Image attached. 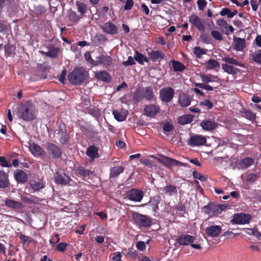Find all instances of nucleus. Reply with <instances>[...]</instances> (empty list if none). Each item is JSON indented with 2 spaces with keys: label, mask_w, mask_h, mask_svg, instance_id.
<instances>
[{
  "label": "nucleus",
  "mask_w": 261,
  "mask_h": 261,
  "mask_svg": "<svg viewBox=\"0 0 261 261\" xmlns=\"http://www.w3.org/2000/svg\"><path fill=\"white\" fill-rule=\"evenodd\" d=\"M19 116L25 121H32L36 118V110L34 105L30 101L20 103L17 108Z\"/></svg>",
  "instance_id": "obj_1"
},
{
  "label": "nucleus",
  "mask_w": 261,
  "mask_h": 261,
  "mask_svg": "<svg viewBox=\"0 0 261 261\" xmlns=\"http://www.w3.org/2000/svg\"><path fill=\"white\" fill-rule=\"evenodd\" d=\"M88 76V72L83 67H76L69 73L67 78L73 85H81Z\"/></svg>",
  "instance_id": "obj_2"
},
{
  "label": "nucleus",
  "mask_w": 261,
  "mask_h": 261,
  "mask_svg": "<svg viewBox=\"0 0 261 261\" xmlns=\"http://www.w3.org/2000/svg\"><path fill=\"white\" fill-rule=\"evenodd\" d=\"M222 60L226 63L222 64V69L224 72L230 74H237L240 71L239 68H236L231 65L244 67V64L231 57H224L222 59Z\"/></svg>",
  "instance_id": "obj_3"
},
{
  "label": "nucleus",
  "mask_w": 261,
  "mask_h": 261,
  "mask_svg": "<svg viewBox=\"0 0 261 261\" xmlns=\"http://www.w3.org/2000/svg\"><path fill=\"white\" fill-rule=\"evenodd\" d=\"M132 218L134 223L139 227H149L152 225V218L147 215L133 212Z\"/></svg>",
  "instance_id": "obj_4"
},
{
  "label": "nucleus",
  "mask_w": 261,
  "mask_h": 261,
  "mask_svg": "<svg viewBox=\"0 0 261 261\" xmlns=\"http://www.w3.org/2000/svg\"><path fill=\"white\" fill-rule=\"evenodd\" d=\"M162 157V158L161 159H157L158 161L169 168L171 166H181L185 167H189V165L186 163L181 162L168 156L163 155Z\"/></svg>",
  "instance_id": "obj_5"
},
{
  "label": "nucleus",
  "mask_w": 261,
  "mask_h": 261,
  "mask_svg": "<svg viewBox=\"0 0 261 261\" xmlns=\"http://www.w3.org/2000/svg\"><path fill=\"white\" fill-rule=\"evenodd\" d=\"M225 208L224 205H217L210 203L203 206V209L205 213L210 216H217L221 214Z\"/></svg>",
  "instance_id": "obj_6"
},
{
  "label": "nucleus",
  "mask_w": 261,
  "mask_h": 261,
  "mask_svg": "<svg viewBox=\"0 0 261 261\" xmlns=\"http://www.w3.org/2000/svg\"><path fill=\"white\" fill-rule=\"evenodd\" d=\"M46 148L49 155L53 159H59L61 157L62 150L56 144L51 142H47Z\"/></svg>",
  "instance_id": "obj_7"
},
{
  "label": "nucleus",
  "mask_w": 261,
  "mask_h": 261,
  "mask_svg": "<svg viewBox=\"0 0 261 261\" xmlns=\"http://www.w3.org/2000/svg\"><path fill=\"white\" fill-rule=\"evenodd\" d=\"M54 137L62 145L67 144L70 138V135L66 129H63L61 127L55 130Z\"/></svg>",
  "instance_id": "obj_8"
},
{
  "label": "nucleus",
  "mask_w": 261,
  "mask_h": 261,
  "mask_svg": "<svg viewBox=\"0 0 261 261\" xmlns=\"http://www.w3.org/2000/svg\"><path fill=\"white\" fill-rule=\"evenodd\" d=\"M251 216L248 214L237 213L233 216L230 222L232 224H248L251 219Z\"/></svg>",
  "instance_id": "obj_9"
},
{
  "label": "nucleus",
  "mask_w": 261,
  "mask_h": 261,
  "mask_svg": "<svg viewBox=\"0 0 261 261\" xmlns=\"http://www.w3.org/2000/svg\"><path fill=\"white\" fill-rule=\"evenodd\" d=\"M174 95V90L171 87H168L162 88L160 91V98L163 102L171 101Z\"/></svg>",
  "instance_id": "obj_10"
},
{
  "label": "nucleus",
  "mask_w": 261,
  "mask_h": 261,
  "mask_svg": "<svg viewBox=\"0 0 261 261\" xmlns=\"http://www.w3.org/2000/svg\"><path fill=\"white\" fill-rule=\"evenodd\" d=\"M126 195L131 201L140 202L144 196V192L141 190L133 188L126 192Z\"/></svg>",
  "instance_id": "obj_11"
},
{
  "label": "nucleus",
  "mask_w": 261,
  "mask_h": 261,
  "mask_svg": "<svg viewBox=\"0 0 261 261\" xmlns=\"http://www.w3.org/2000/svg\"><path fill=\"white\" fill-rule=\"evenodd\" d=\"M206 142L205 137L197 134L192 135L188 141V144L191 146H200L204 145Z\"/></svg>",
  "instance_id": "obj_12"
},
{
  "label": "nucleus",
  "mask_w": 261,
  "mask_h": 261,
  "mask_svg": "<svg viewBox=\"0 0 261 261\" xmlns=\"http://www.w3.org/2000/svg\"><path fill=\"white\" fill-rule=\"evenodd\" d=\"M72 181L70 176L64 173L56 172L55 175V181L60 185L66 186L69 185ZM70 185H71L70 184Z\"/></svg>",
  "instance_id": "obj_13"
},
{
  "label": "nucleus",
  "mask_w": 261,
  "mask_h": 261,
  "mask_svg": "<svg viewBox=\"0 0 261 261\" xmlns=\"http://www.w3.org/2000/svg\"><path fill=\"white\" fill-rule=\"evenodd\" d=\"M196 238L190 234H180L176 239V242L181 246H187L193 243Z\"/></svg>",
  "instance_id": "obj_14"
},
{
  "label": "nucleus",
  "mask_w": 261,
  "mask_h": 261,
  "mask_svg": "<svg viewBox=\"0 0 261 261\" xmlns=\"http://www.w3.org/2000/svg\"><path fill=\"white\" fill-rule=\"evenodd\" d=\"M146 51L149 59L153 62H160L165 57L164 53L161 50H149V49H147Z\"/></svg>",
  "instance_id": "obj_15"
},
{
  "label": "nucleus",
  "mask_w": 261,
  "mask_h": 261,
  "mask_svg": "<svg viewBox=\"0 0 261 261\" xmlns=\"http://www.w3.org/2000/svg\"><path fill=\"white\" fill-rule=\"evenodd\" d=\"M144 111L145 114L150 117H154L160 111L159 106L149 104L145 106Z\"/></svg>",
  "instance_id": "obj_16"
},
{
  "label": "nucleus",
  "mask_w": 261,
  "mask_h": 261,
  "mask_svg": "<svg viewBox=\"0 0 261 261\" xmlns=\"http://www.w3.org/2000/svg\"><path fill=\"white\" fill-rule=\"evenodd\" d=\"M161 197L159 195H155L150 198L149 201L143 204L144 206H149L154 212H158L159 204L161 202Z\"/></svg>",
  "instance_id": "obj_17"
},
{
  "label": "nucleus",
  "mask_w": 261,
  "mask_h": 261,
  "mask_svg": "<svg viewBox=\"0 0 261 261\" xmlns=\"http://www.w3.org/2000/svg\"><path fill=\"white\" fill-rule=\"evenodd\" d=\"M189 21L190 23L194 25L199 31H204V25L200 18L195 14H192L189 17Z\"/></svg>",
  "instance_id": "obj_18"
},
{
  "label": "nucleus",
  "mask_w": 261,
  "mask_h": 261,
  "mask_svg": "<svg viewBox=\"0 0 261 261\" xmlns=\"http://www.w3.org/2000/svg\"><path fill=\"white\" fill-rule=\"evenodd\" d=\"M103 32L110 34L115 35L118 33L117 27L110 21L107 22L103 25L101 27Z\"/></svg>",
  "instance_id": "obj_19"
},
{
  "label": "nucleus",
  "mask_w": 261,
  "mask_h": 261,
  "mask_svg": "<svg viewBox=\"0 0 261 261\" xmlns=\"http://www.w3.org/2000/svg\"><path fill=\"white\" fill-rule=\"evenodd\" d=\"M222 228L219 225H211L205 228V232L210 237H216L221 233Z\"/></svg>",
  "instance_id": "obj_20"
},
{
  "label": "nucleus",
  "mask_w": 261,
  "mask_h": 261,
  "mask_svg": "<svg viewBox=\"0 0 261 261\" xmlns=\"http://www.w3.org/2000/svg\"><path fill=\"white\" fill-rule=\"evenodd\" d=\"M200 126L204 130L212 131L217 128L218 124L214 121L204 120L200 122Z\"/></svg>",
  "instance_id": "obj_21"
},
{
  "label": "nucleus",
  "mask_w": 261,
  "mask_h": 261,
  "mask_svg": "<svg viewBox=\"0 0 261 261\" xmlns=\"http://www.w3.org/2000/svg\"><path fill=\"white\" fill-rule=\"evenodd\" d=\"M14 178L15 180L20 184H23L27 181L28 179V174L23 170L17 169L14 173Z\"/></svg>",
  "instance_id": "obj_22"
},
{
  "label": "nucleus",
  "mask_w": 261,
  "mask_h": 261,
  "mask_svg": "<svg viewBox=\"0 0 261 261\" xmlns=\"http://www.w3.org/2000/svg\"><path fill=\"white\" fill-rule=\"evenodd\" d=\"M29 149L32 153L35 156H43L45 154L43 148L35 143L30 144Z\"/></svg>",
  "instance_id": "obj_23"
},
{
  "label": "nucleus",
  "mask_w": 261,
  "mask_h": 261,
  "mask_svg": "<svg viewBox=\"0 0 261 261\" xmlns=\"http://www.w3.org/2000/svg\"><path fill=\"white\" fill-rule=\"evenodd\" d=\"M95 62L96 65L101 64L105 66H109L112 64V59L110 56L100 55L96 57Z\"/></svg>",
  "instance_id": "obj_24"
},
{
  "label": "nucleus",
  "mask_w": 261,
  "mask_h": 261,
  "mask_svg": "<svg viewBox=\"0 0 261 261\" xmlns=\"http://www.w3.org/2000/svg\"><path fill=\"white\" fill-rule=\"evenodd\" d=\"M95 77L97 80L106 83H109L112 80L111 76L106 71L96 72L95 73Z\"/></svg>",
  "instance_id": "obj_25"
},
{
  "label": "nucleus",
  "mask_w": 261,
  "mask_h": 261,
  "mask_svg": "<svg viewBox=\"0 0 261 261\" xmlns=\"http://www.w3.org/2000/svg\"><path fill=\"white\" fill-rule=\"evenodd\" d=\"M67 16L69 20L74 24L78 23L82 16L78 15L75 11L71 9L67 11Z\"/></svg>",
  "instance_id": "obj_26"
},
{
  "label": "nucleus",
  "mask_w": 261,
  "mask_h": 261,
  "mask_svg": "<svg viewBox=\"0 0 261 261\" xmlns=\"http://www.w3.org/2000/svg\"><path fill=\"white\" fill-rule=\"evenodd\" d=\"M234 49L237 51H243L246 47L245 39L235 37L233 39Z\"/></svg>",
  "instance_id": "obj_27"
},
{
  "label": "nucleus",
  "mask_w": 261,
  "mask_h": 261,
  "mask_svg": "<svg viewBox=\"0 0 261 261\" xmlns=\"http://www.w3.org/2000/svg\"><path fill=\"white\" fill-rule=\"evenodd\" d=\"M5 204L7 207L14 209H22L24 207V205L21 202L10 199H6L5 201Z\"/></svg>",
  "instance_id": "obj_28"
},
{
  "label": "nucleus",
  "mask_w": 261,
  "mask_h": 261,
  "mask_svg": "<svg viewBox=\"0 0 261 261\" xmlns=\"http://www.w3.org/2000/svg\"><path fill=\"white\" fill-rule=\"evenodd\" d=\"M20 198L24 203L28 204H36L39 201V198L38 197L31 195L29 196L21 195Z\"/></svg>",
  "instance_id": "obj_29"
},
{
  "label": "nucleus",
  "mask_w": 261,
  "mask_h": 261,
  "mask_svg": "<svg viewBox=\"0 0 261 261\" xmlns=\"http://www.w3.org/2000/svg\"><path fill=\"white\" fill-rule=\"evenodd\" d=\"M112 114L115 119L119 122L124 121L127 116V111H123V110L120 111L114 110Z\"/></svg>",
  "instance_id": "obj_30"
},
{
  "label": "nucleus",
  "mask_w": 261,
  "mask_h": 261,
  "mask_svg": "<svg viewBox=\"0 0 261 261\" xmlns=\"http://www.w3.org/2000/svg\"><path fill=\"white\" fill-rule=\"evenodd\" d=\"M75 172L77 175L83 177H89L93 173V171L85 169L83 166H79L76 168Z\"/></svg>",
  "instance_id": "obj_31"
},
{
  "label": "nucleus",
  "mask_w": 261,
  "mask_h": 261,
  "mask_svg": "<svg viewBox=\"0 0 261 261\" xmlns=\"http://www.w3.org/2000/svg\"><path fill=\"white\" fill-rule=\"evenodd\" d=\"M143 96L144 98L148 101H154L155 100V95L152 86H148L144 89Z\"/></svg>",
  "instance_id": "obj_32"
},
{
  "label": "nucleus",
  "mask_w": 261,
  "mask_h": 261,
  "mask_svg": "<svg viewBox=\"0 0 261 261\" xmlns=\"http://www.w3.org/2000/svg\"><path fill=\"white\" fill-rule=\"evenodd\" d=\"M124 167L123 166H115L110 169V178H114L118 177L121 173L123 172Z\"/></svg>",
  "instance_id": "obj_33"
},
{
  "label": "nucleus",
  "mask_w": 261,
  "mask_h": 261,
  "mask_svg": "<svg viewBox=\"0 0 261 261\" xmlns=\"http://www.w3.org/2000/svg\"><path fill=\"white\" fill-rule=\"evenodd\" d=\"M48 51L45 53V56L51 58H55L58 56L60 49V48L54 45H51L48 47Z\"/></svg>",
  "instance_id": "obj_34"
},
{
  "label": "nucleus",
  "mask_w": 261,
  "mask_h": 261,
  "mask_svg": "<svg viewBox=\"0 0 261 261\" xmlns=\"http://www.w3.org/2000/svg\"><path fill=\"white\" fill-rule=\"evenodd\" d=\"M9 185L8 175L3 170H0V188H4Z\"/></svg>",
  "instance_id": "obj_35"
},
{
  "label": "nucleus",
  "mask_w": 261,
  "mask_h": 261,
  "mask_svg": "<svg viewBox=\"0 0 261 261\" xmlns=\"http://www.w3.org/2000/svg\"><path fill=\"white\" fill-rule=\"evenodd\" d=\"M161 191L169 196H171L173 194H177V193L176 187L172 185H167L165 187L161 188Z\"/></svg>",
  "instance_id": "obj_36"
},
{
  "label": "nucleus",
  "mask_w": 261,
  "mask_h": 261,
  "mask_svg": "<svg viewBox=\"0 0 261 261\" xmlns=\"http://www.w3.org/2000/svg\"><path fill=\"white\" fill-rule=\"evenodd\" d=\"M194 116L190 114H185L180 116L177 119V122L181 125H185L191 123Z\"/></svg>",
  "instance_id": "obj_37"
},
{
  "label": "nucleus",
  "mask_w": 261,
  "mask_h": 261,
  "mask_svg": "<svg viewBox=\"0 0 261 261\" xmlns=\"http://www.w3.org/2000/svg\"><path fill=\"white\" fill-rule=\"evenodd\" d=\"M242 114V116L251 122H254L256 119V115L250 110L243 108L241 111Z\"/></svg>",
  "instance_id": "obj_38"
},
{
  "label": "nucleus",
  "mask_w": 261,
  "mask_h": 261,
  "mask_svg": "<svg viewBox=\"0 0 261 261\" xmlns=\"http://www.w3.org/2000/svg\"><path fill=\"white\" fill-rule=\"evenodd\" d=\"M86 154L92 159L98 158L99 155L97 147L94 145L90 146L87 149Z\"/></svg>",
  "instance_id": "obj_39"
},
{
  "label": "nucleus",
  "mask_w": 261,
  "mask_h": 261,
  "mask_svg": "<svg viewBox=\"0 0 261 261\" xmlns=\"http://www.w3.org/2000/svg\"><path fill=\"white\" fill-rule=\"evenodd\" d=\"M134 59L140 65H143L144 62L148 63L149 60L144 55L140 53L138 50H135Z\"/></svg>",
  "instance_id": "obj_40"
},
{
  "label": "nucleus",
  "mask_w": 261,
  "mask_h": 261,
  "mask_svg": "<svg viewBox=\"0 0 261 261\" xmlns=\"http://www.w3.org/2000/svg\"><path fill=\"white\" fill-rule=\"evenodd\" d=\"M254 163V160L252 158L247 157L242 160L240 162V165L241 169H246L252 165Z\"/></svg>",
  "instance_id": "obj_41"
},
{
  "label": "nucleus",
  "mask_w": 261,
  "mask_h": 261,
  "mask_svg": "<svg viewBox=\"0 0 261 261\" xmlns=\"http://www.w3.org/2000/svg\"><path fill=\"white\" fill-rule=\"evenodd\" d=\"M178 101L180 106L183 107H187L191 103L190 98L185 94H182L179 96Z\"/></svg>",
  "instance_id": "obj_42"
},
{
  "label": "nucleus",
  "mask_w": 261,
  "mask_h": 261,
  "mask_svg": "<svg viewBox=\"0 0 261 261\" xmlns=\"http://www.w3.org/2000/svg\"><path fill=\"white\" fill-rule=\"evenodd\" d=\"M216 23L219 27L222 33L226 35L229 34L227 30L228 23L226 20L223 19H218L217 20Z\"/></svg>",
  "instance_id": "obj_43"
},
{
  "label": "nucleus",
  "mask_w": 261,
  "mask_h": 261,
  "mask_svg": "<svg viewBox=\"0 0 261 261\" xmlns=\"http://www.w3.org/2000/svg\"><path fill=\"white\" fill-rule=\"evenodd\" d=\"M30 185L34 191H39L40 190L44 188L43 182L31 180L29 182Z\"/></svg>",
  "instance_id": "obj_44"
},
{
  "label": "nucleus",
  "mask_w": 261,
  "mask_h": 261,
  "mask_svg": "<svg viewBox=\"0 0 261 261\" xmlns=\"http://www.w3.org/2000/svg\"><path fill=\"white\" fill-rule=\"evenodd\" d=\"M205 64L207 70H212L220 66L219 63L214 59H209Z\"/></svg>",
  "instance_id": "obj_45"
},
{
  "label": "nucleus",
  "mask_w": 261,
  "mask_h": 261,
  "mask_svg": "<svg viewBox=\"0 0 261 261\" xmlns=\"http://www.w3.org/2000/svg\"><path fill=\"white\" fill-rule=\"evenodd\" d=\"M144 98L143 93L141 88H138L133 95V99L135 102L138 103Z\"/></svg>",
  "instance_id": "obj_46"
},
{
  "label": "nucleus",
  "mask_w": 261,
  "mask_h": 261,
  "mask_svg": "<svg viewBox=\"0 0 261 261\" xmlns=\"http://www.w3.org/2000/svg\"><path fill=\"white\" fill-rule=\"evenodd\" d=\"M172 65L174 71H182L185 68V66L179 61H172Z\"/></svg>",
  "instance_id": "obj_47"
},
{
  "label": "nucleus",
  "mask_w": 261,
  "mask_h": 261,
  "mask_svg": "<svg viewBox=\"0 0 261 261\" xmlns=\"http://www.w3.org/2000/svg\"><path fill=\"white\" fill-rule=\"evenodd\" d=\"M76 6L78 11L80 13L81 16L83 17V15L85 14L87 11V6L86 4L80 2H76Z\"/></svg>",
  "instance_id": "obj_48"
},
{
  "label": "nucleus",
  "mask_w": 261,
  "mask_h": 261,
  "mask_svg": "<svg viewBox=\"0 0 261 261\" xmlns=\"http://www.w3.org/2000/svg\"><path fill=\"white\" fill-rule=\"evenodd\" d=\"M87 112L94 117L98 118L100 116V111L96 107H89L87 108Z\"/></svg>",
  "instance_id": "obj_49"
},
{
  "label": "nucleus",
  "mask_w": 261,
  "mask_h": 261,
  "mask_svg": "<svg viewBox=\"0 0 261 261\" xmlns=\"http://www.w3.org/2000/svg\"><path fill=\"white\" fill-rule=\"evenodd\" d=\"M200 76L201 79L202 81L205 83H208L210 82H214V81L212 80V78L218 79V77L217 76H214L212 74H200Z\"/></svg>",
  "instance_id": "obj_50"
},
{
  "label": "nucleus",
  "mask_w": 261,
  "mask_h": 261,
  "mask_svg": "<svg viewBox=\"0 0 261 261\" xmlns=\"http://www.w3.org/2000/svg\"><path fill=\"white\" fill-rule=\"evenodd\" d=\"M193 53L197 58H200L202 55L206 53L204 49H202L199 46H195L194 48Z\"/></svg>",
  "instance_id": "obj_51"
},
{
  "label": "nucleus",
  "mask_w": 261,
  "mask_h": 261,
  "mask_svg": "<svg viewBox=\"0 0 261 261\" xmlns=\"http://www.w3.org/2000/svg\"><path fill=\"white\" fill-rule=\"evenodd\" d=\"M19 237L21 240V243L23 246L25 245L26 244L32 243L34 241L32 237L25 236L23 234H20Z\"/></svg>",
  "instance_id": "obj_52"
},
{
  "label": "nucleus",
  "mask_w": 261,
  "mask_h": 261,
  "mask_svg": "<svg viewBox=\"0 0 261 261\" xmlns=\"http://www.w3.org/2000/svg\"><path fill=\"white\" fill-rule=\"evenodd\" d=\"M252 59L255 62L261 64V49L256 51L252 55Z\"/></svg>",
  "instance_id": "obj_53"
},
{
  "label": "nucleus",
  "mask_w": 261,
  "mask_h": 261,
  "mask_svg": "<svg viewBox=\"0 0 261 261\" xmlns=\"http://www.w3.org/2000/svg\"><path fill=\"white\" fill-rule=\"evenodd\" d=\"M258 177H259V176L257 174L250 173L247 175L246 180L248 183L252 184L254 182Z\"/></svg>",
  "instance_id": "obj_54"
},
{
  "label": "nucleus",
  "mask_w": 261,
  "mask_h": 261,
  "mask_svg": "<svg viewBox=\"0 0 261 261\" xmlns=\"http://www.w3.org/2000/svg\"><path fill=\"white\" fill-rule=\"evenodd\" d=\"M163 129L165 132H170L174 129V126L172 123L165 122L162 123Z\"/></svg>",
  "instance_id": "obj_55"
},
{
  "label": "nucleus",
  "mask_w": 261,
  "mask_h": 261,
  "mask_svg": "<svg viewBox=\"0 0 261 261\" xmlns=\"http://www.w3.org/2000/svg\"><path fill=\"white\" fill-rule=\"evenodd\" d=\"M126 255L133 259H136L138 257V253L137 251L133 248H129L128 249Z\"/></svg>",
  "instance_id": "obj_56"
},
{
  "label": "nucleus",
  "mask_w": 261,
  "mask_h": 261,
  "mask_svg": "<svg viewBox=\"0 0 261 261\" xmlns=\"http://www.w3.org/2000/svg\"><path fill=\"white\" fill-rule=\"evenodd\" d=\"M193 176L195 178L198 179L201 181H204L206 180L205 176L202 175L200 172L196 170L193 172Z\"/></svg>",
  "instance_id": "obj_57"
},
{
  "label": "nucleus",
  "mask_w": 261,
  "mask_h": 261,
  "mask_svg": "<svg viewBox=\"0 0 261 261\" xmlns=\"http://www.w3.org/2000/svg\"><path fill=\"white\" fill-rule=\"evenodd\" d=\"M85 60L93 65L96 66L95 60L92 59L90 52L87 51L84 54Z\"/></svg>",
  "instance_id": "obj_58"
},
{
  "label": "nucleus",
  "mask_w": 261,
  "mask_h": 261,
  "mask_svg": "<svg viewBox=\"0 0 261 261\" xmlns=\"http://www.w3.org/2000/svg\"><path fill=\"white\" fill-rule=\"evenodd\" d=\"M211 36L217 40L222 41L223 37L221 34L217 31H212L211 33Z\"/></svg>",
  "instance_id": "obj_59"
},
{
  "label": "nucleus",
  "mask_w": 261,
  "mask_h": 261,
  "mask_svg": "<svg viewBox=\"0 0 261 261\" xmlns=\"http://www.w3.org/2000/svg\"><path fill=\"white\" fill-rule=\"evenodd\" d=\"M135 63L134 58H133L132 56H129L127 61L122 62L123 65L125 67L135 65Z\"/></svg>",
  "instance_id": "obj_60"
},
{
  "label": "nucleus",
  "mask_w": 261,
  "mask_h": 261,
  "mask_svg": "<svg viewBox=\"0 0 261 261\" xmlns=\"http://www.w3.org/2000/svg\"><path fill=\"white\" fill-rule=\"evenodd\" d=\"M0 165L5 167H11V164L8 162L4 156H0Z\"/></svg>",
  "instance_id": "obj_61"
},
{
  "label": "nucleus",
  "mask_w": 261,
  "mask_h": 261,
  "mask_svg": "<svg viewBox=\"0 0 261 261\" xmlns=\"http://www.w3.org/2000/svg\"><path fill=\"white\" fill-rule=\"evenodd\" d=\"M134 4L133 0H126L125 5L124 6V10H130L133 8Z\"/></svg>",
  "instance_id": "obj_62"
},
{
  "label": "nucleus",
  "mask_w": 261,
  "mask_h": 261,
  "mask_svg": "<svg viewBox=\"0 0 261 261\" xmlns=\"http://www.w3.org/2000/svg\"><path fill=\"white\" fill-rule=\"evenodd\" d=\"M200 105L206 107L208 110L212 109L213 107V103L208 99H206L200 102Z\"/></svg>",
  "instance_id": "obj_63"
},
{
  "label": "nucleus",
  "mask_w": 261,
  "mask_h": 261,
  "mask_svg": "<svg viewBox=\"0 0 261 261\" xmlns=\"http://www.w3.org/2000/svg\"><path fill=\"white\" fill-rule=\"evenodd\" d=\"M197 4L199 10L203 11L206 6L207 2L205 0H202L201 1H197Z\"/></svg>",
  "instance_id": "obj_64"
}]
</instances>
